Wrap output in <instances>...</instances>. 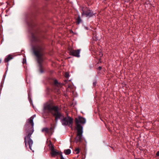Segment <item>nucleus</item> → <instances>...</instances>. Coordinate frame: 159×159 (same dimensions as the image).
<instances>
[{"instance_id": "4", "label": "nucleus", "mask_w": 159, "mask_h": 159, "mask_svg": "<svg viewBox=\"0 0 159 159\" xmlns=\"http://www.w3.org/2000/svg\"><path fill=\"white\" fill-rule=\"evenodd\" d=\"M76 129H83L82 125L86 122L85 119L80 116H79L78 118L75 119Z\"/></svg>"}, {"instance_id": "9", "label": "nucleus", "mask_w": 159, "mask_h": 159, "mask_svg": "<svg viewBox=\"0 0 159 159\" xmlns=\"http://www.w3.org/2000/svg\"><path fill=\"white\" fill-rule=\"evenodd\" d=\"M80 49L74 50L71 49L70 50V55L73 56L77 57L80 56Z\"/></svg>"}, {"instance_id": "21", "label": "nucleus", "mask_w": 159, "mask_h": 159, "mask_svg": "<svg viewBox=\"0 0 159 159\" xmlns=\"http://www.w3.org/2000/svg\"><path fill=\"white\" fill-rule=\"evenodd\" d=\"M81 159H83V158H82Z\"/></svg>"}, {"instance_id": "19", "label": "nucleus", "mask_w": 159, "mask_h": 159, "mask_svg": "<svg viewBox=\"0 0 159 159\" xmlns=\"http://www.w3.org/2000/svg\"><path fill=\"white\" fill-rule=\"evenodd\" d=\"M156 155L157 156H159V151H158L156 154Z\"/></svg>"}, {"instance_id": "15", "label": "nucleus", "mask_w": 159, "mask_h": 159, "mask_svg": "<svg viewBox=\"0 0 159 159\" xmlns=\"http://www.w3.org/2000/svg\"><path fill=\"white\" fill-rule=\"evenodd\" d=\"M75 151L76 154H79L80 152V149L79 148H75Z\"/></svg>"}, {"instance_id": "7", "label": "nucleus", "mask_w": 159, "mask_h": 159, "mask_svg": "<svg viewBox=\"0 0 159 159\" xmlns=\"http://www.w3.org/2000/svg\"><path fill=\"white\" fill-rule=\"evenodd\" d=\"M77 134L75 139L76 143L80 142L82 139V134H83V129H76Z\"/></svg>"}, {"instance_id": "18", "label": "nucleus", "mask_w": 159, "mask_h": 159, "mask_svg": "<svg viewBox=\"0 0 159 159\" xmlns=\"http://www.w3.org/2000/svg\"><path fill=\"white\" fill-rule=\"evenodd\" d=\"M60 156H61V159H64L62 156V153H61V154H60Z\"/></svg>"}, {"instance_id": "2", "label": "nucleus", "mask_w": 159, "mask_h": 159, "mask_svg": "<svg viewBox=\"0 0 159 159\" xmlns=\"http://www.w3.org/2000/svg\"><path fill=\"white\" fill-rule=\"evenodd\" d=\"M44 109L55 116V120L56 122L58 119L63 117L62 114L59 111V108L57 106H53L52 104L47 103L44 105Z\"/></svg>"}, {"instance_id": "10", "label": "nucleus", "mask_w": 159, "mask_h": 159, "mask_svg": "<svg viewBox=\"0 0 159 159\" xmlns=\"http://www.w3.org/2000/svg\"><path fill=\"white\" fill-rule=\"evenodd\" d=\"M13 58V56L11 54H9L5 58L4 61L5 62H8L10 61Z\"/></svg>"}, {"instance_id": "20", "label": "nucleus", "mask_w": 159, "mask_h": 159, "mask_svg": "<svg viewBox=\"0 0 159 159\" xmlns=\"http://www.w3.org/2000/svg\"><path fill=\"white\" fill-rule=\"evenodd\" d=\"M98 69L99 70H100L102 69V67L101 66H99L98 67Z\"/></svg>"}, {"instance_id": "14", "label": "nucleus", "mask_w": 159, "mask_h": 159, "mask_svg": "<svg viewBox=\"0 0 159 159\" xmlns=\"http://www.w3.org/2000/svg\"><path fill=\"white\" fill-rule=\"evenodd\" d=\"M64 152L66 155H69L71 153V150L69 149H66L64 150Z\"/></svg>"}, {"instance_id": "17", "label": "nucleus", "mask_w": 159, "mask_h": 159, "mask_svg": "<svg viewBox=\"0 0 159 159\" xmlns=\"http://www.w3.org/2000/svg\"><path fill=\"white\" fill-rule=\"evenodd\" d=\"M54 83L55 84L57 85L58 84L57 80H54Z\"/></svg>"}, {"instance_id": "3", "label": "nucleus", "mask_w": 159, "mask_h": 159, "mask_svg": "<svg viewBox=\"0 0 159 159\" xmlns=\"http://www.w3.org/2000/svg\"><path fill=\"white\" fill-rule=\"evenodd\" d=\"M34 52L38 58V62L41 64L43 61L42 57L44 54L43 49L41 47H39L35 49Z\"/></svg>"}, {"instance_id": "6", "label": "nucleus", "mask_w": 159, "mask_h": 159, "mask_svg": "<svg viewBox=\"0 0 159 159\" xmlns=\"http://www.w3.org/2000/svg\"><path fill=\"white\" fill-rule=\"evenodd\" d=\"M49 148L50 150H51V156L54 157L58 155L60 156L61 153H60L58 152L57 151L55 150L54 146L52 145L51 143H50L49 145Z\"/></svg>"}, {"instance_id": "1", "label": "nucleus", "mask_w": 159, "mask_h": 159, "mask_svg": "<svg viewBox=\"0 0 159 159\" xmlns=\"http://www.w3.org/2000/svg\"><path fill=\"white\" fill-rule=\"evenodd\" d=\"M36 116L35 115L31 116L28 119L25 126V136L24 137V142L26 148H27V146L32 150L31 147L33 142L31 139V136L34 132V123L33 119Z\"/></svg>"}, {"instance_id": "16", "label": "nucleus", "mask_w": 159, "mask_h": 159, "mask_svg": "<svg viewBox=\"0 0 159 159\" xmlns=\"http://www.w3.org/2000/svg\"><path fill=\"white\" fill-rule=\"evenodd\" d=\"M65 76L66 78H68L69 76V74L67 72H66L65 73Z\"/></svg>"}, {"instance_id": "5", "label": "nucleus", "mask_w": 159, "mask_h": 159, "mask_svg": "<svg viewBox=\"0 0 159 159\" xmlns=\"http://www.w3.org/2000/svg\"><path fill=\"white\" fill-rule=\"evenodd\" d=\"M61 122L63 125H68L71 127L72 124L73 123V119L70 117H66L62 120Z\"/></svg>"}, {"instance_id": "12", "label": "nucleus", "mask_w": 159, "mask_h": 159, "mask_svg": "<svg viewBox=\"0 0 159 159\" xmlns=\"http://www.w3.org/2000/svg\"><path fill=\"white\" fill-rule=\"evenodd\" d=\"M51 130V128L50 129H49L47 128H44L42 129V131L43 132H45V135H46L47 134H49Z\"/></svg>"}, {"instance_id": "8", "label": "nucleus", "mask_w": 159, "mask_h": 159, "mask_svg": "<svg viewBox=\"0 0 159 159\" xmlns=\"http://www.w3.org/2000/svg\"><path fill=\"white\" fill-rule=\"evenodd\" d=\"M86 9L85 10L84 8H83L82 9V12H81L82 16H85L86 17H89L92 16L93 14L92 13L90 10H88V8H85Z\"/></svg>"}, {"instance_id": "11", "label": "nucleus", "mask_w": 159, "mask_h": 159, "mask_svg": "<svg viewBox=\"0 0 159 159\" xmlns=\"http://www.w3.org/2000/svg\"><path fill=\"white\" fill-rule=\"evenodd\" d=\"M95 55L96 56L95 57H97L98 59H100L101 57L102 56V54L100 51H97Z\"/></svg>"}, {"instance_id": "13", "label": "nucleus", "mask_w": 159, "mask_h": 159, "mask_svg": "<svg viewBox=\"0 0 159 159\" xmlns=\"http://www.w3.org/2000/svg\"><path fill=\"white\" fill-rule=\"evenodd\" d=\"M82 20L80 16L76 19V23L77 25H79L81 22Z\"/></svg>"}]
</instances>
